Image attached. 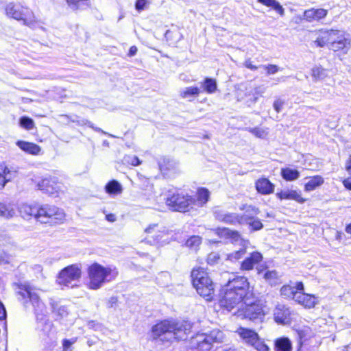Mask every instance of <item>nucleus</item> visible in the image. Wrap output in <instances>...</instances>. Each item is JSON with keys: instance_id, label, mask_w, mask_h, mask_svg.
Listing matches in <instances>:
<instances>
[{"instance_id": "a211bd4d", "label": "nucleus", "mask_w": 351, "mask_h": 351, "mask_svg": "<svg viewBox=\"0 0 351 351\" xmlns=\"http://www.w3.org/2000/svg\"><path fill=\"white\" fill-rule=\"evenodd\" d=\"M328 14V10L324 8H311L306 10L303 13V16L300 19H304L306 22H319L324 19Z\"/></svg>"}, {"instance_id": "864d4df0", "label": "nucleus", "mask_w": 351, "mask_h": 351, "mask_svg": "<svg viewBox=\"0 0 351 351\" xmlns=\"http://www.w3.org/2000/svg\"><path fill=\"white\" fill-rule=\"evenodd\" d=\"M285 100H283L280 98H277L274 101V102L273 104V107H274V110L276 111V112L278 113L282 110V109L285 105Z\"/></svg>"}, {"instance_id": "bb28decb", "label": "nucleus", "mask_w": 351, "mask_h": 351, "mask_svg": "<svg viewBox=\"0 0 351 351\" xmlns=\"http://www.w3.org/2000/svg\"><path fill=\"white\" fill-rule=\"evenodd\" d=\"M6 14L14 19L19 21L22 19V12L19 5H15L13 3H10L5 8Z\"/></svg>"}, {"instance_id": "6ab92c4d", "label": "nucleus", "mask_w": 351, "mask_h": 351, "mask_svg": "<svg viewBox=\"0 0 351 351\" xmlns=\"http://www.w3.org/2000/svg\"><path fill=\"white\" fill-rule=\"evenodd\" d=\"M294 300L308 308L314 307L317 304L315 295L304 293L302 291L296 292Z\"/></svg>"}, {"instance_id": "bf43d9fd", "label": "nucleus", "mask_w": 351, "mask_h": 351, "mask_svg": "<svg viewBox=\"0 0 351 351\" xmlns=\"http://www.w3.org/2000/svg\"><path fill=\"white\" fill-rule=\"evenodd\" d=\"M6 317V311L3 304L0 302V320H3Z\"/></svg>"}, {"instance_id": "0e129e2a", "label": "nucleus", "mask_w": 351, "mask_h": 351, "mask_svg": "<svg viewBox=\"0 0 351 351\" xmlns=\"http://www.w3.org/2000/svg\"><path fill=\"white\" fill-rule=\"evenodd\" d=\"M136 52H137V47L136 46H132L130 48L128 55L130 56H134V55H136Z\"/></svg>"}, {"instance_id": "ddd939ff", "label": "nucleus", "mask_w": 351, "mask_h": 351, "mask_svg": "<svg viewBox=\"0 0 351 351\" xmlns=\"http://www.w3.org/2000/svg\"><path fill=\"white\" fill-rule=\"evenodd\" d=\"M214 216L218 221L226 223L231 225L244 224L243 215L230 213L219 208H215Z\"/></svg>"}, {"instance_id": "13d9d810", "label": "nucleus", "mask_w": 351, "mask_h": 351, "mask_svg": "<svg viewBox=\"0 0 351 351\" xmlns=\"http://www.w3.org/2000/svg\"><path fill=\"white\" fill-rule=\"evenodd\" d=\"M147 4V0H137L135 4L136 9L141 11L145 9Z\"/></svg>"}, {"instance_id": "412c9836", "label": "nucleus", "mask_w": 351, "mask_h": 351, "mask_svg": "<svg viewBox=\"0 0 351 351\" xmlns=\"http://www.w3.org/2000/svg\"><path fill=\"white\" fill-rule=\"evenodd\" d=\"M239 337L245 341V343L253 346L254 343L259 338L258 334L252 330L245 328H239L237 330Z\"/></svg>"}, {"instance_id": "473e14b6", "label": "nucleus", "mask_w": 351, "mask_h": 351, "mask_svg": "<svg viewBox=\"0 0 351 351\" xmlns=\"http://www.w3.org/2000/svg\"><path fill=\"white\" fill-rule=\"evenodd\" d=\"M281 176L287 181H293L300 177V172L296 169L291 168H282L281 169Z\"/></svg>"}, {"instance_id": "6e6d98bb", "label": "nucleus", "mask_w": 351, "mask_h": 351, "mask_svg": "<svg viewBox=\"0 0 351 351\" xmlns=\"http://www.w3.org/2000/svg\"><path fill=\"white\" fill-rule=\"evenodd\" d=\"M77 337L71 339H64L62 342L63 351H66L73 344L77 341Z\"/></svg>"}, {"instance_id": "8fccbe9b", "label": "nucleus", "mask_w": 351, "mask_h": 351, "mask_svg": "<svg viewBox=\"0 0 351 351\" xmlns=\"http://www.w3.org/2000/svg\"><path fill=\"white\" fill-rule=\"evenodd\" d=\"M23 129L36 131L34 121L27 117H23Z\"/></svg>"}, {"instance_id": "de8ad7c7", "label": "nucleus", "mask_w": 351, "mask_h": 351, "mask_svg": "<svg viewBox=\"0 0 351 351\" xmlns=\"http://www.w3.org/2000/svg\"><path fill=\"white\" fill-rule=\"evenodd\" d=\"M123 162L125 164L130 165L132 166H138L141 164V161L137 156L131 155L124 156Z\"/></svg>"}, {"instance_id": "c85d7f7f", "label": "nucleus", "mask_w": 351, "mask_h": 351, "mask_svg": "<svg viewBox=\"0 0 351 351\" xmlns=\"http://www.w3.org/2000/svg\"><path fill=\"white\" fill-rule=\"evenodd\" d=\"M338 41L335 42V40L331 43L329 48L335 51H337L347 47L350 45V41L345 37V35L338 37Z\"/></svg>"}, {"instance_id": "c03bdc74", "label": "nucleus", "mask_w": 351, "mask_h": 351, "mask_svg": "<svg viewBox=\"0 0 351 351\" xmlns=\"http://www.w3.org/2000/svg\"><path fill=\"white\" fill-rule=\"evenodd\" d=\"M263 278L268 282L269 283L273 285L275 284L277 278L278 274L275 270H268L263 273Z\"/></svg>"}, {"instance_id": "c756f323", "label": "nucleus", "mask_w": 351, "mask_h": 351, "mask_svg": "<svg viewBox=\"0 0 351 351\" xmlns=\"http://www.w3.org/2000/svg\"><path fill=\"white\" fill-rule=\"evenodd\" d=\"M258 1L267 7L271 8L280 16H284L285 9L276 0H258Z\"/></svg>"}, {"instance_id": "f257e3e1", "label": "nucleus", "mask_w": 351, "mask_h": 351, "mask_svg": "<svg viewBox=\"0 0 351 351\" xmlns=\"http://www.w3.org/2000/svg\"><path fill=\"white\" fill-rule=\"evenodd\" d=\"M254 298L253 288L245 277H237L229 280L223 289L219 300L220 305L230 311L234 308L239 309L244 302H252Z\"/></svg>"}, {"instance_id": "aec40b11", "label": "nucleus", "mask_w": 351, "mask_h": 351, "mask_svg": "<svg viewBox=\"0 0 351 351\" xmlns=\"http://www.w3.org/2000/svg\"><path fill=\"white\" fill-rule=\"evenodd\" d=\"M274 187V184L265 178H260L256 182V189L262 195L273 193Z\"/></svg>"}, {"instance_id": "a18cd8bd", "label": "nucleus", "mask_w": 351, "mask_h": 351, "mask_svg": "<svg viewBox=\"0 0 351 351\" xmlns=\"http://www.w3.org/2000/svg\"><path fill=\"white\" fill-rule=\"evenodd\" d=\"M247 131L254 134L255 136L261 138H264L267 136L268 132L267 129L261 128H247Z\"/></svg>"}, {"instance_id": "1a4fd4ad", "label": "nucleus", "mask_w": 351, "mask_h": 351, "mask_svg": "<svg viewBox=\"0 0 351 351\" xmlns=\"http://www.w3.org/2000/svg\"><path fill=\"white\" fill-rule=\"evenodd\" d=\"M194 204V198L183 193L173 194L166 199V204L174 211L186 212Z\"/></svg>"}, {"instance_id": "7ed1b4c3", "label": "nucleus", "mask_w": 351, "mask_h": 351, "mask_svg": "<svg viewBox=\"0 0 351 351\" xmlns=\"http://www.w3.org/2000/svg\"><path fill=\"white\" fill-rule=\"evenodd\" d=\"M89 277V287L92 289H97L104 284L115 279L118 271L115 267H104L95 263L88 269Z\"/></svg>"}, {"instance_id": "2f4dec72", "label": "nucleus", "mask_w": 351, "mask_h": 351, "mask_svg": "<svg viewBox=\"0 0 351 351\" xmlns=\"http://www.w3.org/2000/svg\"><path fill=\"white\" fill-rule=\"evenodd\" d=\"M106 191L110 195H118L122 193L123 188L121 184L117 180H112L106 185Z\"/></svg>"}, {"instance_id": "cd10ccee", "label": "nucleus", "mask_w": 351, "mask_h": 351, "mask_svg": "<svg viewBox=\"0 0 351 351\" xmlns=\"http://www.w3.org/2000/svg\"><path fill=\"white\" fill-rule=\"evenodd\" d=\"M324 182V179L321 176H315L313 177L310 178L309 180L304 185V191L306 192H310L317 187L322 185Z\"/></svg>"}, {"instance_id": "a878e982", "label": "nucleus", "mask_w": 351, "mask_h": 351, "mask_svg": "<svg viewBox=\"0 0 351 351\" xmlns=\"http://www.w3.org/2000/svg\"><path fill=\"white\" fill-rule=\"evenodd\" d=\"M159 167L161 172L167 176L171 172L176 173L178 171V164L169 159H164L163 162L159 164Z\"/></svg>"}, {"instance_id": "39448f33", "label": "nucleus", "mask_w": 351, "mask_h": 351, "mask_svg": "<svg viewBox=\"0 0 351 351\" xmlns=\"http://www.w3.org/2000/svg\"><path fill=\"white\" fill-rule=\"evenodd\" d=\"M65 219V214L61 208L52 205L45 204L39 206L36 213V221L42 223L51 225L63 223Z\"/></svg>"}, {"instance_id": "052dcab7", "label": "nucleus", "mask_w": 351, "mask_h": 351, "mask_svg": "<svg viewBox=\"0 0 351 351\" xmlns=\"http://www.w3.org/2000/svg\"><path fill=\"white\" fill-rule=\"evenodd\" d=\"M244 65L250 69V70L255 71L258 69L256 66H254L252 64V62L250 60H247L245 62Z\"/></svg>"}, {"instance_id": "f8f14e48", "label": "nucleus", "mask_w": 351, "mask_h": 351, "mask_svg": "<svg viewBox=\"0 0 351 351\" xmlns=\"http://www.w3.org/2000/svg\"><path fill=\"white\" fill-rule=\"evenodd\" d=\"M240 209L245 210V214H243L244 223L248 224L254 230H259L263 228V223L260 219L254 217V215H256L259 213L258 208L243 205Z\"/></svg>"}, {"instance_id": "72a5a7b5", "label": "nucleus", "mask_w": 351, "mask_h": 351, "mask_svg": "<svg viewBox=\"0 0 351 351\" xmlns=\"http://www.w3.org/2000/svg\"><path fill=\"white\" fill-rule=\"evenodd\" d=\"M197 199H195V204H197L199 206H203L206 204L209 199L210 193L206 189H199L197 193Z\"/></svg>"}, {"instance_id": "9b49d317", "label": "nucleus", "mask_w": 351, "mask_h": 351, "mask_svg": "<svg viewBox=\"0 0 351 351\" xmlns=\"http://www.w3.org/2000/svg\"><path fill=\"white\" fill-rule=\"evenodd\" d=\"M145 232L147 234L146 239L154 244L164 243L165 241L164 238L167 235L165 228L158 223L150 224L145 228Z\"/></svg>"}, {"instance_id": "338daca9", "label": "nucleus", "mask_w": 351, "mask_h": 351, "mask_svg": "<svg viewBox=\"0 0 351 351\" xmlns=\"http://www.w3.org/2000/svg\"><path fill=\"white\" fill-rule=\"evenodd\" d=\"M346 170L350 173H351V156L350 157L348 161L347 162V164H346Z\"/></svg>"}, {"instance_id": "b1692460", "label": "nucleus", "mask_w": 351, "mask_h": 351, "mask_svg": "<svg viewBox=\"0 0 351 351\" xmlns=\"http://www.w3.org/2000/svg\"><path fill=\"white\" fill-rule=\"evenodd\" d=\"M276 195L280 199H293L299 203H303L305 201V199L302 197L300 193L294 190L283 191L278 193Z\"/></svg>"}, {"instance_id": "a19ab883", "label": "nucleus", "mask_w": 351, "mask_h": 351, "mask_svg": "<svg viewBox=\"0 0 351 351\" xmlns=\"http://www.w3.org/2000/svg\"><path fill=\"white\" fill-rule=\"evenodd\" d=\"M88 0H66V3L71 9L76 10L84 9L87 5Z\"/></svg>"}, {"instance_id": "9d476101", "label": "nucleus", "mask_w": 351, "mask_h": 351, "mask_svg": "<svg viewBox=\"0 0 351 351\" xmlns=\"http://www.w3.org/2000/svg\"><path fill=\"white\" fill-rule=\"evenodd\" d=\"M242 308L238 311V316L243 315L244 318L250 320H261L264 317V313L261 304L255 302V296L252 299V302H244Z\"/></svg>"}, {"instance_id": "f3484780", "label": "nucleus", "mask_w": 351, "mask_h": 351, "mask_svg": "<svg viewBox=\"0 0 351 351\" xmlns=\"http://www.w3.org/2000/svg\"><path fill=\"white\" fill-rule=\"evenodd\" d=\"M317 33L318 36L314 43L318 47H324L326 44H329V46H330L337 32L335 29H322L318 30Z\"/></svg>"}, {"instance_id": "ea45409f", "label": "nucleus", "mask_w": 351, "mask_h": 351, "mask_svg": "<svg viewBox=\"0 0 351 351\" xmlns=\"http://www.w3.org/2000/svg\"><path fill=\"white\" fill-rule=\"evenodd\" d=\"M41 149L35 143L23 141V152L33 155H38Z\"/></svg>"}, {"instance_id": "37998d69", "label": "nucleus", "mask_w": 351, "mask_h": 351, "mask_svg": "<svg viewBox=\"0 0 351 351\" xmlns=\"http://www.w3.org/2000/svg\"><path fill=\"white\" fill-rule=\"evenodd\" d=\"M298 334L301 340L306 341L313 335V332L309 327L304 326L298 330Z\"/></svg>"}, {"instance_id": "680f3d73", "label": "nucleus", "mask_w": 351, "mask_h": 351, "mask_svg": "<svg viewBox=\"0 0 351 351\" xmlns=\"http://www.w3.org/2000/svg\"><path fill=\"white\" fill-rule=\"evenodd\" d=\"M8 263V257L5 254H0V265Z\"/></svg>"}, {"instance_id": "603ef678", "label": "nucleus", "mask_w": 351, "mask_h": 351, "mask_svg": "<svg viewBox=\"0 0 351 351\" xmlns=\"http://www.w3.org/2000/svg\"><path fill=\"white\" fill-rule=\"evenodd\" d=\"M257 351H269V347L260 338L252 346Z\"/></svg>"}, {"instance_id": "09e8293b", "label": "nucleus", "mask_w": 351, "mask_h": 351, "mask_svg": "<svg viewBox=\"0 0 351 351\" xmlns=\"http://www.w3.org/2000/svg\"><path fill=\"white\" fill-rule=\"evenodd\" d=\"M200 243L201 237L198 236H193L186 241V245L189 247L195 249Z\"/></svg>"}, {"instance_id": "6e6552de", "label": "nucleus", "mask_w": 351, "mask_h": 351, "mask_svg": "<svg viewBox=\"0 0 351 351\" xmlns=\"http://www.w3.org/2000/svg\"><path fill=\"white\" fill-rule=\"evenodd\" d=\"M82 271L77 265H71L62 269L57 277L58 285L73 287L81 278Z\"/></svg>"}, {"instance_id": "e433bc0d", "label": "nucleus", "mask_w": 351, "mask_h": 351, "mask_svg": "<svg viewBox=\"0 0 351 351\" xmlns=\"http://www.w3.org/2000/svg\"><path fill=\"white\" fill-rule=\"evenodd\" d=\"M15 215L16 210L13 205L0 203V216L8 219L13 217Z\"/></svg>"}, {"instance_id": "774afa93", "label": "nucleus", "mask_w": 351, "mask_h": 351, "mask_svg": "<svg viewBox=\"0 0 351 351\" xmlns=\"http://www.w3.org/2000/svg\"><path fill=\"white\" fill-rule=\"evenodd\" d=\"M35 100V99L34 98H30L29 97V96H24L23 95V103H27V102H32V101H34Z\"/></svg>"}, {"instance_id": "5701e85b", "label": "nucleus", "mask_w": 351, "mask_h": 351, "mask_svg": "<svg viewBox=\"0 0 351 351\" xmlns=\"http://www.w3.org/2000/svg\"><path fill=\"white\" fill-rule=\"evenodd\" d=\"M304 285L302 282H298L295 287L290 285H284L280 289V293L286 298H292L295 300V295L298 291H303Z\"/></svg>"}, {"instance_id": "69168bd1", "label": "nucleus", "mask_w": 351, "mask_h": 351, "mask_svg": "<svg viewBox=\"0 0 351 351\" xmlns=\"http://www.w3.org/2000/svg\"><path fill=\"white\" fill-rule=\"evenodd\" d=\"M106 219L110 222L116 221V216L114 214H108L106 216Z\"/></svg>"}, {"instance_id": "f03ea898", "label": "nucleus", "mask_w": 351, "mask_h": 351, "mask_svg": "<svg viewBox=\"0 0 351 351\" xmlns=\"http://www.w3.org/2000/svg\"><path fill=\"white\" fill-rule=\"evenodd\" d=\"M191 325L188 322L165 320L152 328V337L162 341H172L173 339L184 340L190 332Z\"/></svg>"}, {"instance_id": "4be33fe9", "label": "nucleus", "mask_w": 351, "mask_h": 351, "mask_svg": "<svg viewBox=\"0 0 351 351\" xmlns=\"http://www.w3.org/2000/svg\"><path fill=\"white\" fill-rule=\"evenodd\" d=\"M26 298L29 299L33 306H40L39 297L35 288L27 283L23 284V300Z\"/></svg>"}, {"instance_id": "2eb2a0df", "label": "nucleus", "mask_w": 351, "mask_h": 351, "mask_svg": "<svg viewBox=\"0 0 351 351\" xmlns=\"http://www.w3.org/2000/svg\"><path fill=\"white\" fill-rule=\"evenodd\" d=\"M39 189L51 195H57L63 191V185L54 179H43L38 184Z\"/></svg>"}, {"instance_id": "49530a36", "label": "nucleus", "mask_w": 351, "mask_h": 351, "mask_svg": "<svg viewBox=\"0 0 351 351\" xmlns=\"http://www.w3.org/2000/svg\"><path fill=\"white\" fill-rule=\"evenodd\" d=\"M39 210L37 205H23V211L27 216L34 217L36 219V213Z\"/></svg>"}, {"instance_id": "79ce46f5", "label": "nucleus", "mask_w": 351, "mask_h": 351, "mask_svg": "<svg viewBox=\"0 0 351 351\" xmlns=\"http://www.w3.org/2000/svg\"><path fill=\"white\" fill-rule=\"evenodd\" d=\"M71 122L76 123L78 125H87L90 128L94 129L95 131H101V129L94 127L93 124L85 119H80L77 116H73Z\"/></svg>"}, {"instance_id": "4468645a", "label": "nucleus", "mask_w": 351, "mask_h": 351, "mask_svg": "<svg viewBox=\"0 0 351 351\" xmlns=\"http://www.w3.org/2000/svg\"><path fill=\"white\" fill-rule=\"evenodd\" d=\"M263 260V255L258 252H253L250 256L247 257L241 264V269L250 271L256 266L259 274L263 273V265H258Z\"/></svg>"}, {"instance_id": "e2e57ef3", "label": "nucleus", "mask_w": 351, "mask_h": 351, "mask_svg": "<svg viewBox=\"0 0 351 351\" xmlns=\"http://www.w3.org/2000/svg\"><path fill=\"white\" fill-rule=\"evenodd\" d=\"M343 183L346 189L351 190V177L345 179Z\"/></svg>"}, {"instance_id": "7c9ffc66", "label": "nucleus", "mask_w": 351, "mask_h": 351, "mask_svg": "<svg viewBox=\"0 0 351 351\" xmlns=\"http://www.w3.org/2000/svg\"><path fill=\"white\" fill-rule=\"evenodd\" d=\"M201 91V89L198 87L189 86L180 90V95L183 99H190L191 97L198 96ZM189 100L191 101V99Z\"/></svg>"}, {"instance_id": "5fc2aeb1", "label": "nucleus", "mask_w": 351, "mask_h": 351, "mask_svg": "<svg viewBox=\"0 0 351 351\" xmlns=\"http://www.w3.org/2000/svg\"><path fill=\"white\" fill-rule=\"evenodd\" d=\"M263 67L267 71V75L275 74L279 70L278 66L275 64L264 65Z\"/></svg>"}, {"instance_id": "4c0bfd02", "label": "nucleus", "mask_w": 351, "mask_h": 351, "mask_svg": "<svg viewBox=\"0 0 351 351\" xmlns=\"http://www.w3.org/2000/svg\"><path fill=\"white\" fill-rule=\"evenodd\" d=\"M203 90L207 93H213L217 90L216 80L212 78L206 77L204 82H201Z\"/></svg>"}, {"instance_id": "dca6fc26", "label": "nucleus", "mask_w": 351, "mask_h": 351, "mask_svg": "<svg viewBox=\"0 0 351 351\" xmlns=\"http://www.w3.org/2000/svg\"><path fill=\"white\" fill-rule=\"evenodd\" d=\"M274 316L277 323L285 325L290 324L292 319V313L289 308L281 304L276 306Z\"/></svg>"}, {"instance_id": "20e7f679", "label": "nucleus", "mask_w": 351, "mask_h": 351, "mask_svg": "<svg viewBox=\"0 0 351 351\" xmlns=\"http://www.w3.org/2000/svg\"><path fill=\"white\" fill-rule=\"evenodd\" d=\"M193 285L197 293L207 301L213 299L215 292L214 285L208 274L201 267L194 268L191 271Z\"/></svg>"}, {"instance_id": "c9c22d12", "label": "nucleus", "mask_w": 351, "mask_h": 351, "mask_svg": "<svg viewBox=\"0 0 351 351\" xmlns=\"http://www.w3.org/2000/svg\"><path fill=\"white\" fill-rule=\"evenodd\" d=\"M12 173L7 167L0 164V189L3 188L7 182L12 178Z\"/></svg>"}, {"instance_id": "423d86ee", "label": "nucleus", "mask_w": 351, "mask_h": 351, "mask_svg": "<svg viewBox=\"0 0 351 351\" xmlns=\"http://www.w3.org/2000/svg\"><path fill=\"white\" fill-rule=\"evenodd\" d=\"M223 339V332L219 330L215 329L210 331L208 334H197L191 339V344L193 348L199 351H209L212 348L213 343L221 342Z\"/></svg>"}, {"instance_id": "0eeeda50", "label": "nucleus", "mask_w": 351, "mask_h": 351, "mask_svg": "<svg viewBox=\"0 0 351 351\" xmlns=\"http://www.w3.org/2000/svg\"><path fill=\"white\" fill-rule=\"evenodd\" d=\"M217 234L224 239H228L232 241V242H236L239 240L241 241V244L243 245V248L235 251L232 253L227 254V260H229L232 262L237 261L244 256L246 253L245 248L247 245L249 244L248 241L243 240L241 238L239 233L237 231L232 230L226 228H218L217 230Z\"/></svg>"}, {"instance_id": "58836bf2", "label": "nucleus", "mask_w": 351, "mask_h": 351, "mask_svg": "<svg viewBox=\"0 0 351 351\" xmlns=\"http://www.w3.org/2000/svg\"><path fill=\"white\" fill-rule=\"evenodd\" d=\"M311 75L315 81L322 80L328 75L326 70L319 66H316L312 69Z\"/></svg>"}, {"instance_id": "3c124183", "label": "nucleus", "mask_w": 351, "mask_h": 351, "mask_svg": "<svg viewBox=\"0 0 351 351\" xmlns=\"http://www.w3.org/2000/svg\"><path fill=\"white\" fill-rule=\"evenodd\" d=\"M220 259L219 254L217 252H211L208 255L207 263L208 265H214L218 263Z\"/></svg>"}, {"instance_id": "393cba45", "label": "nucleus", "mask_w": 351, "mask_h": 351, "mask_svg": "<svg viewBox=\"0 0 351 351\" xmlns=\"http://www.w3.org/2000/svg\"><path fill=\"white\" fill-rule=\"evenodd\" d=\"M274 351H292V343L288 337H282L274 341Z\"/></svg>"}, {"instance_id": "f704fd0d", "label": "nucleus", "mask_w": 351, "mask_h": 351, "mask_svg": "<svg viewBox=\"0 0 351 351\" xmlns=\"http://www.w3.org/2000/svg\"><path fill=\"white\" fill-rule=\"evenodd\" d=\"M52 312L56 319H61L67 315V311L64 306L59 305L56 302L51 300L50 302Z\"/></svg>"}, {"instance_id": "4d7b16f0", "label": "nucleus", "mask_w": 351, "mask_h": 351, "mask_svg": "<svg viewBox=\"0 0 351 351\" xmlns=\"http://www.w3.org/2000/svg\"><path fill=\"white\" fill-rule=\"evenodd\" d=\"M59 121L62 123H69L73 119V116H69L66 114H61L58 117Z\"/></svg>"}]
</instances>
